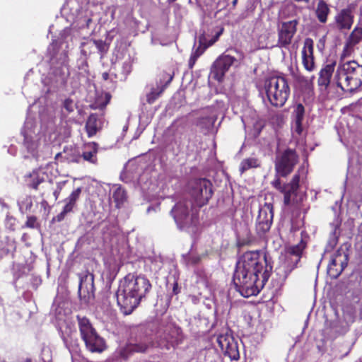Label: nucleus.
Masks as SVG:
<instances>
[{
  "label": "nucleus",
  "instance_id": "obj_22",
  "mask_svg": "<svg viewBox=\"0 0 362 362\" xmlns=\"http://www.w3.org/2000/svg\"><path fill=\"white\" fill-rule=\"evenodd\" d=\"M103 127V122L98 114L91 113L87 118L85 124V130L88 138L96 135Z\"/></svg>",
  "mask_w": 362,
  "mask_h": 362
},
{
  "label": "nucleus",
  "instance_id": "obj_27",
  "mask_svg": "<svg viewBox=\"0 0 362 362\" xmlns=\"http://www.w3.org/2000/svg\"><path fill=\"white\" fill-rule=\"evenodd\" d=\"M174 77V72L172 73H166L165 72L163 75V79H165L168 78V80L166 81L165 83L160 88L159 91H156L154 89H152L151 91L146 95V102L148 104H153L157 98L160 95V94L163 93L165 87L170 83V82L173 81Z\"/></svg>",
  "mask_w": 362,
  "mask_h": 362
},
{
  "label": "nucleus",
  "instance_id": "obj_32",
  "mask_svg": "<svg viewBox=\"0 0 362 362\" xmlns=\"http://www.w3.org/2000/svg\"><path fill=\"white\" fill-rule=\"evenodd\" d=\"M362 40V28H356L351 33L347 42L356 45Z\"/></svg>",
  "mask_w": 362,
  "mask_h": 362
},
{
  "label": "nucleus",
  "instance_id": "obj_37",
  "mask_svg": "<svg viewBox=\"0 0 362 362\" xmlns=\"http://www.w3.org/2000/svg\"><path fill=\"white\" fill-rule=\"evenodd\" d=\"M264 124L262 120L257 121L254 124V135L255 136H258L264 127Z\"/></svg>",
  "mask_w": 362,
  "mask_h": 362
},
{
  "label": "nucleus",
  "instance_id": "obj_46",
  "mask_svg": "<svg viewBox=\"0 0 362 362\" xmlns=\"http://www.w3.org/2000/svg\"><path fill=\"white\" fill-rule=\"evenodd\" d=\"M296 1H298V2H303L305 4H308L310 2V0H295Z\"/></svg>",
  "mask_w": 362,
  "mask_h": 362
},
{
  "label": "nucleus",
  "instance_id": "obj_12",
  "mask_svg": "<svg viewBox=\"0 0 362 362\" xmlns=\"http://www.w3.org/2000/svg\"><path fill=\"white\" fill-rule=\"evenodd\" d=\"M273 205L270 203H265L259 210L257 218L256 230L260 234L269 231L273 221Z\"/></svg>",
  "mask_w": 362,
  "mask_h": 362
},
{
  "label": "nucleus",
  "instance_id": "obj_30",
  "mask_svg": "<svg viewBox=\"0 0 362 362\" xmlns=\"http://www.w3.org/2000/svg\"><path fill=\"white\" fill-rule=\"evenodd\" d=\"M315 13L317 19L321 23H325L327 19V16L329 13L328 5L323 0L319 1Z\"/></svg>",
  "mask_w": 362,
  "mask_h": 362
},
{
  "label": "nucleus",
  "instance_id": "obj_49",
  "mask_svg": "<svg viewBox=\"0 0 362 362\" xmlns=\"http://www.w3.org/2000/svg\"><path fill=\"white\" fill-rule=\"evenodd\" d=\"M25 362H33L31 358H26Z\"/></svg>",
  "mask_w": 362,
  "mask_h": 362
},
{
  "label": "nucleus",
  "instance_id": "obj_26",
  "mask_svg": "<svg viewBox=\"0 0 362 362\" xmlns=\"http://www.w3.org/2000/svg\"><path fill=\"white\" fill-rule=\"evenodd\" d=\"M335 66V63H332L327 64L324 68H322L320 72V76L317 81L318 85L320 86L324 87L326 88L329 84L331 83V76L334 72ZM333 80L332 83H333Z\"/></svg>",
  "mask_w": 362,
  "mask_h": 362
},
{
  "label": "nucleus",
  "instance_id": "obj_24",
  "mask_svg": "<svg viewBox=\"0 0 362 362\" xmlns=\"http://www.w3.org/2000/svg\"><path fill=\"white\" fill-rule=\"evenodd\" d=\"M25 182L28 187L37 190L38 186L45 182V174L39 170H33L25 176Z\"/></svg>",
  "mask_w": 362,
  "mask_h": 362
},
{
  "label": "nucleus",
  "instance_id": "obj_20",
  "mask_svg": "<svg viewBox=\"0 0 362 362\" xmlns=\"http://www.w3.org/2000/svg\"><path fill=\"white\" fill-rule=\"evenodd\" d=\"M95 47L100 54L103 56L105 53H107L109 46L108 45L102 40H93L90 39L87 40L86 42H83L81 43V52L84 56H88L92 54L91 50H87L86 47Z\"/></svg>",
  "mask_w": 362,
  "mask_h": 362
},
{
  "label": "nucleus",
  "instance_id": "obj_29",
  "mask_svg": "<svg viewBox=\"0 0 362 362\" xmlns=\"http://www.w3.org/2000/svg\"><path fill=\"white\" fill-rule=\"evenodd\" d=\"M112 199L115 204V207L120 209L127 200L126 191L122 187H117L112 193Z\"/></svg>",
  "mask_w": 362,
  "mask_h": 362
},
{
  "label": "nucleus",
  "instance_id": "obj_47",
  "mask_svg": "<svg viewBox=\"0 0 362 362\" xmlns=\"http://www.w3.org/2000/svg\"><path fill=\"white\" fill-rule=\"evenodd\" d=\"M93 47H86V49L88 51V50H91L92 51V49H93Z\"/></svg>",
  "mask_w": 362,
  "mask_h": 362
},
{
  "label": "nucleus",
  "instance_id": "obj_16",
  "mask_svg": "<svg viewBox=\"0 0 362 362\" xmlns=\"http://www.w3.org/2000/svg\"><path fill=\"white\" fill-rule=\"evenodd\" d=\"M81 187H77L66 199H64V202H66L65 206L62 211L52 218V221L61 222L65 218L67 214L73 211L74 208L76 206V202L81 196Z\"/></svg>",
  "mask_w": 362,
  "mask_h": 362
},
{
  "label": "nucleus",
  "instance_id": "obj_51",
  "mask_svg": "<svg viewBox=\"0 0 362 362\" xmlns=\"http://www.w3.org/2000/svg\"><path fill=\"white\" fill-rule=\"evenodd\" d=\"M287 275H288V273H286V274L284 275V278H286Z\"/></svg>",
  "mask_w": 362,
  "mask_h": 362
},
{
  "label": "nucleus",
  "instance_id": "obj_33",
  "mask_svg": "<svg viewBox=\"0 0 362 362\" xmlns=\"http://www.w3.org/2000/svg\"><path fill=\"white\" fill-rule=\"evenodd\" d=\"M354 45H353L352 44H351L349 42H346L345 46L344 47L342 54L341 55V59H344L345 58L350 57L354 53Z\"/></svg>",
  "mask_w": 362,
  "mask_h": 362
},
{
  "label": "nucleus",
  "instance_id": "obj_13",
  "mask_svg": "<svg viewBox=\"0 0 362 362\" xmlns=\"http://www.w3.org/2000/svg\"><path fill=\"white\" fill-rule=\"evenodd\" d=\"M78 295L81 298L90 300L94 298V275L88 271L79 274Z\"/></svg>",
  "mask_w": 362,
  "mask_h": 362
},
{
  "label": "nucleus",
  "instance_id": "obj_8",
  "mask_svg": "<svg viewBox=\"0 0 362 362\" xmlns=\"http://www.w3.org/2000/svg\"><path fill=\"white\" fill-rule=\"evenodd\" d=\"M225 30V22L222 21L220 24L216 25L212 29L210 35L202 34L199 37V47L191 54L189 59L188 66L192 69L196 64L198 58L204 54L205 50L212 46L218 41L220 36L223 33Z\"/></svg>",
  "mask_w": 362,
  "mask_h": 362
},
{
  "label": "nucleus",
  "instance_id": "obj_9",
  "mask_svg": "<svg viewBox=\"0 0 362 362\" xmlns=\"http://www.w3.org/2000/svg\"><path fill=\"white\" fill-rule=\"evenodd\" d=\"M298 162V156L295 151L286 149L277 155L275 162V170L279 175L286 177L293 170Z\"/></svg>",
  "mask_w": 362,
  "mask_h": 362
},
{
  "label": "nucleus",
  "instance_id": "obj_17",
  "mask_svg": "<svg viewBox=\"0 0 362 362\" xmlns=\"http://www.w3.org/2000/svg\"><path fill=\"white\" fill-rule=\"evenodd\" d=\"M98 144L95 141L86 143L83 144L82 155L76 156V158L71 159V161L79 163L81 158L82 157L84 160L95 164L98 160L97 153L98 152Z\"/></svg>",
  "mask_w": 362,
  "mask_h": 362
},
{
  "label": "nucleus",
  "instance_id": "obj_44",
  "mask_svg": "<svg viewBox=\"0 0 362 362\" xmlns=\"http://www.w3.org/2000/svg\"><path fill=\"white\" fill-rule=\"evenodd\" d=\"M62 189V187L59 185L57 186V189L56 190H54V192H53V194H54V198H55L56 200L59 197V194H60Z\"/></svg>",
  "mask_w": 362,
  "mask_h": 362
},
{
  "label": "nucleus",
  "instance_id": "obj_35",
  "mask_svg": "<svg viewBox=\"0 0 362 362\" xmlns=\"http://www.w3.org/2000/svg\"><path fill=\"white\" fill-rule=\"evenodd\" d=\"M37 225V218L35 216H28L27 221L25 223V228H35Z\"/></svg>",
  "mask_w": 362,
  "mask_h": 362
},
{
  "label": "nucleus",
  "instance_id": "obj_1",
  "mask_svg": "<svg viewBox=\"0 0 362 362\" xmlns=\"http://www.w3.org/2000/svg\"><path fill=\"white\" fill-rule=\"evenodd\" d=\"M272 269V266L264 252H246L237 263L230 291L234 289L245 298L256 295L269 279Z\"/></svg>",
  "mask_w": 362,
  "mask_h": 362
},
{
  "label": "nucleus",
  "instance_id": "obj_5",
  "mask_svg": "<svg viewBox=\"0 0 362 362\" xmlns=\"http://www.w3.org/2000/svg\"><path fill=\"white\" fill-rule=\"evenodd\" d=\"M78 325L82 340L86 349L92 353H102L106 348L105 341L101 337L86 317L77 315Z\"/></svg>",
  "mask_w": 362,
  "mask_h": 362
},
{
  "label": "nucleus",
  "instance_id": "obj_18",
  "mask_svg": "<svg viewBox=\"0 0 362 362\" xmlns=\"http://www.w3.org/2000/svg\"><path fill=\"white\" fill-rule=\"evenodd\" d=\"M313 48V40L311 38H306L302 50V57L303 66L309 71H313L315 67Z\"/></svg>",
  "mask_w": 362,
  "mask_h": 362
},
{
  "label": "nucleus",
  "instance_id": "obj_11",
  "mask_svg": "<svg viewBox=\"0 0 362 362\" xmlns=\"http://www.w3.org/2000/svg\"><path fill=\"white\" fill-rule=\"evenodd\" d=\"M298 21L292 20L283 22L278 28V44L279 47H287L297 31Z\"/></svg>",
  "mask_w": 362,
  "mask_h": 362
},
{
  "label": "nucleus",
  "instance_id": "obj_19",
  "mask_svg": "<svg viewBox=\"0 0 362 362\" xmlns=\"http://www.w3.org/2000/svg\"><path fill=\"white\" fill-rule=\"evenodd\" d=\"M226 72V56L223 53L214 62L211 69V75L214 80L220 83L223 81Z\"/></svg>",
  "mask_w": 362,
  "mask_h": 362
},
{
  "label": "nucleus",
  "instance_id": "obj_41",
  "mask_svg": "<svg viewBox=\"0 0 362 362\" xmlns=\"http://www.w3.org/2000/svg\"><path fill=\"white\" fill-rule=\"evenodd\" d=\"M201 260L199 256H192L189 258L188 262L191 264L195 265L198 264Z\"/></svg>",
  "mask_w": 362,
  "mask_h": 362
},
{
  "label": "nucleus",
  "instance_id": "obj_10",
  "mask_svg": "<svg viewBox=\"0 0 362 362\" xmlns=\"http://www.w3.org/2000/svg\"><path fill=\"white\" fill-rule=\"evenodd\" d=\"M300 176L299 174H296L290 183L281 185L280 180L277 178L272 182L273 186L279 190L284 195V202L286 205H289L295 201V197L297 194V191L299 187Z\"/></svg>",
  "mask_w": 362,
  "mask_h": 362
},
{
  "label": "nucleus",
  "instance_id": "obj_42",
  "mask_svg": "<svg viewBox=\"0 0 362 362\" xmlns=\"http://www.w3.org/2000/svg\"><path fill=\"white\" fill-rule=\"evenodd\" d=\"M180 289L179 288L178 283L177 281H175L173 287V294L177 295L180 293Z\"/></svg>",
  "mask_w": 362,
  "mask_h": 362
},
{
  "label": "nucleus",
  "instance_id": "obj_43",
  "mask_svg": "<svg viewBox=\"0 0 362 362\" xmlns=\"http://www.w3.org/2000/svg\"><path fill=\"white\" fill-rule=\"evenodd\" d=\"M222 16H226V13H225V11H222V9H219L216 13H215V18H216L217 19H221Z\"/></svg>",
  "mask_w": 362,
  "mask_h": 362
},
{
  "label": "nucleus",
  "instance_id": "obj_38",
  "mask_svg": "<svg viewBox=\"0 0 362 362\" xmlns=\"http://www.w3.org/2000/svg\"><path fill=\"white\" fill-rule=\"evenodd\" d=\"M339 235V233L337 232V228L335 227L331 234L329 244L332 245H335L338 241V238Z\"/></svg>",
  "mask_w": 362,
  "mask_h": 362
},
{
  "label": "nucleus",
  "instance_id": "obj_36",
  "mask_svg": "<svg viewBox=\"0 0 362 362\" xmlns=\"http://www.w3.org/2000/svg\"><path fill=\"white\" fill-rule=\"evenodd\" d=\"M64 108L68 112V113H71L74 112V101L71 98H66L64 100L63 103Z\"/></svg>",
  "mask_w": 362,
  "mask_h": 362
},
{
  "label": "nucleus",
  "instance_id": "obj_50",
  "mask_svg": "<svg viewBox=\"0 0 362 362\" xmlns=\"http://www.w3.org/2000/svg\"><path fill=\"white\" fill-rule=\"evenodd\" d=\"M170 2H174L176 0H168Z\"/></svg>",
  "mask_w": 362,
  "mask_h": 362
},
{
  "label": "nucleus",
  "instance_id": "obj_4",
  "mask_svg": "<svg viewBox=\"0 0 362 362\" xmlns=\"http://www.w3.org/2000/svg\"><path fill=\"white\" fill-rule=\"evenodd\" d=\"M199 209L192 200L182 199L178 201L170 211L175 222L180 229L195 226L199 223Z\"/></svg>",
  "mask_w": 362,
  "mask_h": 362
},
{
  "label": "nucleus",
  "instance_id": "obj_14",
  "mask_svg": "<svg viewBox=\"0 0 362 362\" xmlns=\"http://www.w3.org/2000/svg\"><path fill=\"white\" fill-rule=\"evenodd\" d=\"M348 263V255L337 250L331 259L327 267V274L332 279H337L343 272Z\"/></svg>",
  "mask_w": 362,
  "mask_h": 362
},
{
  "label": "nucleus",
  "instance_id": "obj_6",
  "mask_svg": "<svg viewBox=\"0 0 362 362\" xmlns=\"http://www.w3.org/2000/svg\"><path fill=\"white\" fill-rule=\"evenodd\" d=\"M264 88L270 103L276 107H282L290 94L287 81L281 76H272L266 80Z\"/></svg>",
  "mask_w": 362,
  "mask_h": 362
},
{
  "label": "nucleus",
  "instance_id": "obj_45",
  "mask_svg": "<svg viewBox=\"0 0 362 362\" xmlns=\"http://www.w3.org/2000/svg\"><path fill=\"white\" fill-rule=\"evenodd\" d=\"M102 78L104 81H107L109 79V74L107 72H103L102 74Z\"/></svg>",
  "mask_w": 362,
  "mask_h": 362
},
{
  "label": "nucleus",
  "instance_id": "obj_39",
  "mask_svg": "<svg viewBox=\"0 0 362 362\" xmlns=\"http://www.w3.org/2000/svg\"><path fill=\"white\" fill-rule=\"evenodd\" d=\"M227 59H228V68L230 66H237L240 64V57L239 59H237L235 57L231 56L230 54H228Z\"/></svg>",
  "mask_w": 362,
  "mask_h": 362
},
{
  "label": "nucleus",
  "instance_id": "obj_23",
  "mask_svg": "<svg viewBox=\"0 0 362 362\" xmlns=\"http://www.w3.org/2000/svg\"><path fill=\"white\" fill-rule=\"evenodd\" d=\"M305 108L300 103L297 104L294 107L293 112V132L297 135H300L303 132L302 122L304 118Z\"/></svg>",
  "mask_w": 362,
  "mask_h": 362
},
{
  "label": "nucleus",
  "instance_id": "obj_31",
  "mask_svg": "<svg viewBox=\"0 0 362 362\" xmlns=\"http://www.w3.org/2000/svg\"><path fill=\"white\" fill-rule=\"evenodd\" d=\"M259 166L260 162L257 158L254 157L247 158L241 161L240 171L241 173H243L251 168H258Z\"/></svg>",
  "mask_w": 362,
  "mask_h": 362
},
{
  "label": "nucleus",
  "instance_id": "obj_3",
  "mask_svg": "<svg viewBox=\"0 0 362 362\" xmlns=\"http://www.w3.org/2000/svg\"><path fill=\"white\" fill-rule=\"evenodd\" d=\"M332 82L344 91L356 90L362 85V65L356 61L341 62Z\"/></svg>",
  "mask_w": 362,
  "mask_h": 362
},
{
  "label": "nucleus",
  "instance_id": "obj_2",
  "mask_svg": "<svg viewBox=\"0 0 362 362\" xmlns=\"http://www.w3.org/2000/svg\"><path fill=\"white\" fill-rule=\"evenodd\" d=\"M152 289L149 279L144 274H127L119 283L117 302L120 311L130 315L146 299Z\"/></svg>",
  "mask_w": 362,
  "mask_h": 362
},
{
  "label": "nucleus",
  "instance_id": "obj_15",
  "mask_svg": "<svg viewBox=\"0 0 362 362\" xmlns=\"http://www.w3.org/2000/svg\"><path fill=\"white\" fill-rule=\"evenodd\" d=\"M151 346V342L147 338L136 343H128L121 349L119 356L126 360L136 353H146Z\"/></svg>",
  "mask_w": 362,
  "mask_h": 362
},
{
  "label": "nucleus",
  "instance_id": "obj_7",
  "mask_svg": "<svg viewBox=\"0 0 362 362\" xmlns=\"http://www.w3.org/2000/svg\"><path fill=\"white\" fill-rule=\"evenodd\" d=\"M189 193L194 204L199 209L208 204L213 195L212 183L206 178L194 179L189 182Z\"/></svg>",
  "mask_w": 362,
  "mask_h": 362
},
{
  "label": "nucleus",
  "instance_id": "obj_25",
  "mask_svg": "<svg viewBox=\"0 0 362 362\" xmlns=\"http://www.w3.org/2000/svg\"><path fill=\"white\" fill-rule=\"evenodd\" d=\"M339 29H349L353 23V16L350 9L341 10L335 17Z\"/></svg>",
  "mask_w": 362,
  "mask_h": 362
},
{
  "label": "nucleus",
  "instance_id": "obj_21",
  "mask_svg": "<svg viewBox=\"0 0 362 362\" xmlns=\"http://www.w3.org/2000/svg\"><path fill=\"white\" fill-rule=\"evenodd\" d=\"M305 247V243L301 240L298 244L291 246L288 249L286 259L292 265L289 267L288 272H291L300 261L301 254Z\"/></svg>",
  "mask_w": 362,
  "mask_h": 362
},
{
  "label": "nucleus",
  "instance_id": "obj_40",
  "mask_svg": "<svg viewBox=\"0 0 362 362\" xmlns=\"http://www.w3.org/2000/svg\"><path fill=\"white\" fill-rule=\"evenodd\" d=\"M226 341V336L220 335L217 338V343H218L219 347L221 348L224 356H226V349L224 350V347H223V341Z\"/></svg>",
  "mask_w": 362,
  "mask_h": 362
},
{
  "label": "nucleus",
  "instance_id": "obj_48",
  "mask_svg": "<svg viewBox=\"0 0 362 362\" xmlns=\"http://www.w3.org/2000/svg\"><path fill=\"white\" fill-rule=\"evenodd\" d=\"M237 1L238 0H233L232 4H233V6H235L236 3H237Z\"/></svg>",
  "mask_w": 362,
  "mask_h": 362
},
{
  "label": "nucleus",
  "instance_id": "obj_28",
  "mask_svg": "<svg viewBox=\"0 0 362 362\" xmlns=\"http://www.w3.org/2000/svg\"><path fill=\"white\" fill-rule=\"evenodd\" d=\"M111 98L112 95L110 93H105L104 95H101L95 99L94 103L90 105V108L103 110L110 102Z\"/></svg>",
  "mask_w": 362,
  "mask_h": 362
},
{
  "label": "nucleus",
  "instance_id": "obj_34",
  "mask_svg": "<svg viewBox=\"0 0 362 362\" xmlns=\"http://www.w3.org/2000/svg\"><path fill=\"white\" fill-rule=\"evenodd\" d=\"M228 356L232 360H236L239 358V353L236 349L235 346L228 343Z\"/></svg>",
  "mask_w": 362,
  "mask_h": 362
}]
</instances>
